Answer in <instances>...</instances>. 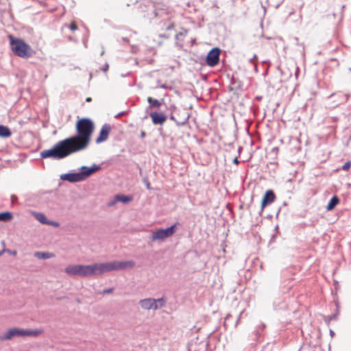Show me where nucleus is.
Segmentation results:
<instances>
[{
	"label": "nucleus",
	"mask_w": 351,
	"mask_h": 351,
	"mask_svg": "<svg viewBox=\"0 0 351 351\" xmlns=\"http://www.w3.org/2000/svg\"><path fill=\"white\" fill-rule=\"evenodd\" d=\"M220 49L219 48H213L207 54L206 64L209 66H215L219 62Z\"/></svg>",
	"instance_id": "obj_8"
},
{
	"label": "nucleus",
	"mask_w": 351,
	"mask_h": 351,
	"mask_svg": "<svg viewBox=\"0 0 351 351\" xmlns=\"http://www.w3.org/2000/svg\"><path fill=\"white\" fill-rule=\"evenodd\" d=\"M276 199L275 193L271 190L265 192L261 202V210H263L266 206L271 204Z\"/></svg>",
	"instance_id": "obj_10"
},
{
	"label": "nucleus",
	"mask_w": 351,
	"mask_h": 351,
	"mask_svg": "<svg viewBox=\"0 0 351 351\" xmlns=\"http://www.w3.org/2000/svg\"><path fill=\"white\" fill-rule=\"evenodd\" d=\"M43 330L41 329H21L12 328L9 329L4 336H0V341L11 340L15 337H37L41 335Z\"/></svg>",
	"instance_id": "obj_4"
},
{
	"label": "nucleus",
	"mask_w": 351,
	"mask_h": 351,
	"mask_svg": "<svg viewBox=\"0 0 351 351\" xmlns=\"http://www.w3.org/2000/svg\"><path fill=\"white\" fill-rule=\"evenodd\" d=\"M178 223H176L174 225L169 227L166 229H158L152 234V241H163L169 237L173 236L176 232V227Z\"/></svg>",
	"instance_id": "obj_7"
},
{
	"label": "nucleus",
	"mask_w": 351,
	"mask_h": 351,
	"mask_svg": "<svg viewBox=\"0 0 351 351\" xmlns=\"http://www.w3.org/2000/svg\"><path fill=\"white\" fill-rule=\"evenodd\" d=\"M65 272L70 276H79L87 277L94 275L93 264L84 265H69L65 268Z\"/></svg>",
	"instance_id": "obj_5"
},
{
	"label": "nucleus",
	"mask_w": 351,
	"mask_h": 351,
	"mask_svg": "<svg viewBox=\"0 0 351 351\" xmlns=\"http://www.w3.org/2000/svg\"><path fill=\"white\" fill-rule=\"evenodd\" d=\"M34 256L40 259H47L54 256V254L50 252H36Z\"/></svg>",
	"instance_id": "obj_18"
},
{
	"label": "nucleus",
	"mask_w": 351,
	"mask_h": 351,
	"mask_svg": "<svg viewBox=\"0 0 351 351\" xmlns=\"http://www.w3.org/2000/svg\"><path fill=\"white\" fill-rule=\"evenodd\" d=\"M175 27V25L173 23H171V25H169L167 27V30H171L172 29H173Z\"/></svg>",
	"instance_id": "obj_24"
},
{
	"label": "nucleus",
	"mask_w": 351,
	"mask_h": 351,
	"mask_svg": "<svg viewBox=\"0 0 351 351\" xmlns=\"http://www.w3.org/2000/svg\"><path fill=\"white\" fill-rule=\"evenodd\" d=\"M156 300V304L158 302L160 303V307H162L165 305V301L164 300L163 298H160V299H158V300Z\"/></svg>",
	"instance_id": "obj_22"
},
{
	"label": "nucleus",
	"mask_w": 351,
	"mask_h": 351,
	"mask_svg": "<svg viewBox=\"0 0 351 351\" xmlns=\"http://www.w3.org/2000/svg\"><path fill=\"white\" fill-rule=\"evenodd\" d=\"M77 134L58 142L51 149H45L40 153L43 158L62 159L70 154L86 149L90 143L95 125L87 118H82L76 122Z\"/></svg>",
	"instance_id": "obj_1"
},
{
	"label": "nucleus",
	"mask_w": 351,
	"mask_h": 351,
	"mask_svg": "<svg viewBox=\"0 0 351 351\" xmlns=\"http://www.w3.org/2000/svg\"><path fill=\"white\" fill-rule=\"evenodd\" d=\"M147 101L149 103L150 106L153 107L159 108L161 106V102L159 100L153 99L151 97L147 98Z\"/></svg>",
	"instance_id": "obj_19"
},
{
	"label": "nucleus",
	"mask_w": 351,
	"mask_h": 351,
	"mask_svg": "<svg viewBox=\"0 0 351 351\" xmlns=\"http://www.w3.org/2000/svg\"><path fill=\"white\" fill-rule=\"evenodd\" d=\"M13 218V215L10 212L0 213V221H9Z\"/></svg>",
	"instance_id": "obj_17"
},
{
	"label": "nucleus",
	"mask_w": 351,
	"mask_h": 351,
	"mask_svg": "<svg viewBox=\"0 0 351 351\" xmlns=\"http://www.w3.org/2000/svg\"><path fill=\"white\" fill-rule=\"evenodd\" d=\"M12 134L10 129L5 125H0V136L3 138L10 137Z\"/></svg>",
	"instance_id": "obj_15"
},
{
	"label": "nucleus",
	"mask_w": 351,
	"mask_h": 351,
	"mask_svg": "<svg viewBox=\"0 0 351 351\" xmlns=\"http://www.w3.org/2000/svg\"><path fill=\"white\" fill-rule=\"evenodd\" d=\"M8 37L10 40L11 50L14 55L26 59L33 56L34 53V50L23 39L16 38L11 34L8 35Z\"/></svg>",
	"instance_id": "obj_3"
},
{
	"label": "nucleus",
	"mask_w": 351,
	"mask_h": 351,
	"mask_svg": "<svg viewBox=\"0 0 351 351\" xmlns=\"http://www.w3.org/2000/svg\"><path fill=\"white\" fill-rule=\"evenodd\" d=\"M146 186H147V189H151L150 188V183L149 182L147 183Z\"/></svg>",
	"instance_id": "obj_27"
},
{
	"label": "nucleus",
	"mask_w": 351,
	"mask_h": 351,
	"mask_svg": "<svg viewBox=\"0 0 351 351\" xmlns=\"http://www.w3.org/2000/svg\"><path fill=\"white\" fill-rule=\"evenodd\" d=\"M234 164H236V165L239 164V160H238V158H235L234 159Z\"/></svg>",
	"instance_id": "obj_26"
},
{
	"label": "nucleus",
	"mask_w": 351,
	"mask_h": 351,
	"mask_svg": "<svg viewBox=\"0 0 351 351\" xmlns=\"http://www.w3.org/2000/svg\"><path fill=\"white\" fill-rule=\"evenodd\" d=\"M135 266L133 261H112L103 263L93 264L94 275H101L105 272H109L116 270H123L128 268H132Z\"/></svg>",
	"instance_id": "obj_2"
},
{
	"label": "nucleus",
	"mask_w": 351,
	"mask_h": 351,
	"mask_svg": "<svg viewBox=\"0 0 351 351\" xmlns=\"http://www.w3.org/2000/svg\"><path fill=\"white\" fill-rule=\"evenodd\" d=\"M34 217L41 223L47 224L49 221L47 219L46 216L41 213H33Z\"/></svg>",
	"instance_id": "obj_16"
},
{
	"label": "nucleus",
	"mask_w": 351,
	"mask_h": 351,
	"mask_svg": "<svg viewBox=\"0 0 351 351\" xmlns=\"http://www.w3.org/2000/svg\"><path fill=\"white\" fill-rule=\"evenodd\" d=\"M111 128L108 124H105L100 130L99 136L95 140L96 143H101L106 141L110 132Z\"/></svg>",
	"instance_id": "obj_9"
},
{
	"label": "nucleus",
	"mask_w": 351,
	"mask_h": 351,
	"mask_svg": "<svg viewBox=\"0 0 351 351\" xmlns=\"http://www.w3.org/2000/svg\"><path fill=\"white\" fill-rule=\"evenodd\" d=\"M112 290H113L112 289H106V290H104L103 293H112Z\"/></svg>",
	"instance_id": "obj_25"
},
{
	"label": "nucleus",
	"mask_w": 351,
	"mask_h": 351,
	"mask_svg": "<svg viewBox=\"0 0 351 351\" xmlns=\"http://www.w3.org/2000/svg\"><path fill=\"white\" fill-rule=\"evenodd\" d=\"M350 167H351V161L348 160L342 166L341 169L343 171H348L350 169Z\"/></svg>",
	"instance_id": "obj_20"
},
{
	"label": "nucleus",
	"mask_w": 351,
	"mask_h": 351,
	"mask_svg": "<svg viewBox=\"0 0 351 351\" xmlns=\"http://www.w3.org/2000/svg\"><path fill=\"white\" fill-rule=\"evenodd\" d=\"M186 34V31H185V33L184 34V35H185ZM180 34L181 36H182V35H183V34H182V33H180Z\"/></svg>",
	"instance_id": "obj_28"
},
{
	"label": "nucleus",
	"mask_w": 351,
	"mask_h": 351,
	"mask_svg": "<svg viewBox=\"0 0 351 351\" xmlns=\"http://www.w3.org/2000/svg\"><path fill=\"white\" fill-rule=\"evenodd\" d=\"M114 199L117 202H121L122 203L126 204L132 201L133 197L132 195H116Z\"/></svg>",
	"instance_id": "obj_13"
},
{
	"label": "nucleus",
	"mask_w": 351,
	"mask_h": 351,
	"mask_svg": "<svg viewBox=\"0 0 351 351\" xmlns=\"http://www.w3.org/2000/svg\"><path fill=\"white\" fill-rule=\"evenodd\" d=\"M86 101H90V98H87Z\"/></svg>",
	"instance_id": "obj_29"
},
{
	"label": "nucleus",
	"mask_w": 351,
	"mask_h": 351,
	"mask_svg": "<svg viewBox=\"0 0 351 351\" xmlns=\"http://www.w3.org/2000/svg\"><path fill=\"white\" fill-rule=\"evenodd\" d=\"M99 169V167H97L91 168L83 167L82 171L80 173H66L62 175L60 178L62 180H67L71 182H80L85 180L92 173L97 171Z\"/></svg>",
	"instance_id": "obj_6"
},
{
	"label": "nucleus",
	"mask_w": 351,
	"mask_h": 351,
	"mask_svg": "<svg viewBox=\"0 0 351 351\" xmlns=\"http://www.w3.org/2000/svg\"><path fill=\"white\" fill-rule=\"evenodd\" d=\"M47 224L52 225L56 227L58 226V225H59L58 223H57V222L49 221V223H47Z\"/></svg>",
	"instance_id": "obj_23"
},
{
	"label": "nucleus",
	"mask_w": 351,
	"mask_h": 351,
	"mask_svg": "<svg viewBox=\"0 0 351 351\" xmlns=\"http://www.w3.org/2000/svg\"><path fill=\"white\" fill-rule=\"evenodd\" d=\"M141 306L147 310L149 309H158L159 306L156 304V300L152 298H147L140 300L139 302Z\"/></svg>",
	"instance_id": "obj_11"
},
{
	"label": "nucleus",
	"mask_w": 351,
	"mask_h": 351,
	"mask_svg": "<svg viewBox=\"0 0 351 351\" xmlns=\"http://www.w3.org/2000/svg\"><path fill=\"white\" fill-rule=\"evenodd\" d=\"M69 28L72 31L76 30L77 29V26L75 22H74V21L71 22V23L70 24Z\"/></svg>",
	"instance_id": "obj_21"
},
{
	"label": "nucleus",
	"mask_w": 351,
	"mask_h": 351,
	"mask_svg": "<svg viewBox=\"0 0 351 351\" xmlns=\"http://www.w3.org/2000/svg\"><path fill=\"white\" fill-rule=\"evenodd\" d=\"M150 117L154 124L162 125L167 120V117L164 114L158 113L156 112H152Z\"/></svg>",
	"instance_id": "obj_12"
},
{
	"label": "nucleus",
	"mask_w": 351,
	"mask_h": 351,
	"mask_svg": "<svg viewBox=\"0 0 351 351\" xmlns=\"http://www.w3.org/2000/svg\"><path fill=\"white\" fill-rule=\"evenodd\" d=\"M339 199L337 196H334L332 197V199L328 202V205L326 206V210H332L335 208V207L339 204Z\"/></svg>",
	"instance_id": "obj_14"
}]
</instances>
